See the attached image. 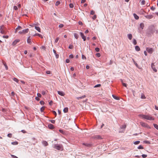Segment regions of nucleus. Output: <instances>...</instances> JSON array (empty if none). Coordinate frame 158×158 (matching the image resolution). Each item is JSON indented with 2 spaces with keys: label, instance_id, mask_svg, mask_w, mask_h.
I'll use <instances>...</instances> for the list:
<instances>
[{
  "label": "nucleus",
  "instance_id": "obj_1",
  "mask_svg": "<svg viewBox=\"0 0 158 158\" xmlns=\"http://www.w3.org/2000/svg\"><path fill=\"white\" fill-rule=\"evenodd\" d=\"M139 117L142 119H145L150 121L154 120L155 119L151 115H144V114H139Z\"/></svg>",
  "mask_w": 158,
  "mask_h": 158
},
{
  "label": "nucleus",
  "instance_id": "obj_2",
  "mask_svg": "<svg viewBox=\"0 0 158 158\" xmlns=\"http://www.w3.org/2000/svg\"><path fill=\"white\" fill-rule=\"evenodd\" d=\"M53 148L58 150H63V147L62 144H55L54 145Z\"/></svg>",
  "mask_w": 158,
  "mask_h": 158
},
{
  "label": "nucleus",
  "instance_id": "obj_3",
  "mask_svg": "<svg viewBox=\"0 0 158 158\" xmlns=\"http://www.w3.org/2000/svg\"><path fill=\"white\" fill-rule=\"evenodd\" d=\"M140 124L143 127H146L148 129H150L151 127L146 123L143 122H140Z\"/></svg>",
  "mask_w": 158,
  "mask_h": 158
},
{
  "label": "nucleus",
  "instance_id": "obj_4",
  "mask_svg": "<svg viewBox=\"0 0 158 158\" xmlns=\"http://www.w3.org/2000/svg\"><path fill=\"white\" fill-rule=\"evenodd\" d=\"M29 29L28 28H27L21 31H19V33L21 34H24L28 32Z\"/></svg>",
  "mask_w": 158,
  "mask_h": 158
},
{
  "label": "nucleus",
  "instance_id": "obj_5",
  "mask_svg": "<svg viewBox=\"0 0 158 158\" xmlns=\"http://www.w3.org/2000/svg\"><path fill=\"white\" fill-rule=\"evenodd\" d=\"M146 51L150 54H152L154 51V49L152 48H147Z\"/></svg>",
  "mask_w": 158,
  "mask_h": 158
},
{
  "label": "nucleus",
  "instance_id": "obj_6",
  "mask_svg": "<svg viewBox=\"0 0 158 158\" xmlns=\"http://www.w3.org/2000/svg\"><path fill=\"white\" fill-rule=\"evenodd\" d=\"M4 27L3 26H1L0 28V31H1V33L3 34H5V32L4 30Z\"/></svg>",
  "mask_w": 158,
  "mask_h": 158
},
{
  "label": "nucleus",
  "instance_id": "obj_7",
  "mask_svg": "<svg viewBox=\"0 0 158 158\" xmlns=\"http://www.w3.org/2000/svg\"><path fill=\"white\" fill-rule=\"evenodd\" d=\"M20 41V40L19 39H17L15 40L12 43V44L14 46L15 45L18 43Z\"/></svg>",
  "mask_w": 158,
  "mask_h": 158
},
{
  "label": "nucleus",
  "instance_id": "obj_8",
  "mask_svg": "<svg viewBox=\"0 0 158 158\" xmlns=\"http://www.w3.org/2000/svg\"><path fill=\"white\" fill-rule=\"evenodd\" d=\"M80 34L82 38L83 39L84 41H85L86 40V37L84 35V34L82 32H80Z\"/></svg>",
  "mask_w": 158,
  "mask_h": 158
},
{
  "label": "nucleus",
  "instance_id": "obj_9",
  "mask_svg": "<svg viewBox=\"0 0 158 158\" xmlns=\"http://www.w3.org/2000/svg\"><path fill=\"white\" fill-rule=\"evenodd\" d=\"M57 92L61 96H64L65 95L63 91H58Z\"/></svg>",
  "mask_w": 158,
  "mask_h": 158
},
{
  "label": "nucleus",
  "instance_id": "obj_10",
  "mask_svg": "<svg viewBox=\"0 0 158 158\" xmlns=\"http://www.w3.org/2000/svg\"><path fill=\"white\" fill-rule=\"evenodd\" d=\"M27 42L28 44H31L32 43L31 42V40L30 38V36H29L28 37V39H27Z\"/></svg>",
  "mask_w": 158,
  "mask_h": 158
},
{
  "label": "nucleus",
  "instance_id": "obj_11",
  "mask_svg": "<svg viewBox=\"0 0 158 158\" xmlns=\"http://www.w3.org/2000/svg\"><path fill=\"white\" fill-rule=\"evenodd\" d=\"M22 29V28L21 26H18V27L15 29V33H16V32L18 30H20Z\"/></svg>",
  "mask_w": 158,
  "mask_h": 158
},
{
  "label": "nucleus",
  "instance_id": "obj_12",
  "mask_svg": "<svg viewBox=\"0 0 158 158\" xmlns=\"http://www.w3.org/2000/svg\"><path fill=\"white\" fill-rule=\"evenodd\" d=\"M145 17L148 19H151L153 17V16L152 15H148L145 16Z\"/></svg>",
  "mask_w": 158,
  "mask_h": 158
},
{
  "label": "nucleus",
  "instance_id": "obj_13",
  "mask_svg": "<svg viewBox=\"0 0 158 158\" xmlns=\"http://www.w3.org/2000/svg\"><path fill=\"white\" fill-rule=\"evenodd\" d=\"M35 29L39 32H41V29L39 27L35 26Z\"/></svg>",
  "mask_w": 158,
  "mask_h": 158
},
{
  "label": "nucleus",
  "instance_id": "obj_14",
  "mask_svg": "<svg viewBox=\"0 0 158 158\" xmlns=\"http://www.w3.org/2000/svg\"><path fill=\"white\" fill-rule=\"evenodd\" d=\"M48 127L49 128L51 129H52L54 128L53 125L51 124H48Z\"/></svg>",
  "mask_w": 158,
  "mask_h": 158
},
{
  "label": "nucleus",
  "instance_id": "obj_15",
  "mask_svg": "<svg viewBox=\"0 0 158 158\" xmlns=\"http://www.w3.org/2000/svg\"><path fill=\"white\" fill-rule=\"evenodd\" d=\"M127 37L129 40H131L132 38V36L131 34H129L127 35Z\"/></svg>",
  "mask_w": 158,
  "mask_h": 158
},
{
  "label": "nucleus",
  "instance_id": "obj_16",
  "mask_svg": "<svg viewBox=\"0 0 158 158\" xmlns=\"http://www.w3.org/2000/svg\"><path fill=\"white\" fill-rule=\"evenodd\" d=\"M135 50L137 51H139L140 50V48L138 46H136L135 47Z\"/></svg>",
  "mask_w": 158,
  "mask_h": 158
},
{
  "label": "nucleus",
  "instance_id": "obj_17",
  "mask_svg": "<svg viewBox=\"0 0 158 158\" xmlns=\"http://www.w3.org/2000/svg\"><path fill=\"white\" fill-rule=\"evenodd\" d=\"M133 15L135 19H139V16L138 15H137L135 14H134Z\"/></svg>",
  "mask_w": 158,
  "mask_h": 158
},
{
  "label": "nucleus",
  "instance_id": "obj_18",
  "mask_svg": "<svg viewBox=\"0 0 158 158\" xmlns=\"http://www.w3.org/2000/svg\"><path fill=\"white\" fill-rule=\"evenodd\" d=\"M43 143L45 146H47L48 144V143L46 141H44L43 142Z\"/></svg>",
  "mask_w": 158,
  "mask_h": 158
},
{
  "label": "nucleus",
  "instance_id": "obj_19",
  "mask_svg": "<svg viewBox=\"0 0 158 158\" xmlns=\"http://www.w3.org/2000/svg\"><path fill=\"white\" fill-rule=\"evenodd\" d=\"M74 35L75 38L76 39H77L78 38L79 36H78V35L76 33H74Z\"/></svg>",
  "mask_w": 158,
  "mask_h": 158
},
{
  "label": "nucleus",
  "instance_id": "obj_20",
  "mask_svg": "<svg viewBox=\"0 0 158 158\" xmlns=\"http://www.w3.org/2000/svg\"><path fill=\"white\" fill-rule=\"evenodd\" d=\"M68 108L66 107L65 108L64 110L63 111L64 113H66L68 111Z\"/></svg>",
  "mask_w": 158,
  "mask_h": 158
},
{
  "label": "nucleus",
  "instance_id": "obj_21",
  "mask_svg": "<svg viewBox=\"0 0 158 158\" xmlns=\"http://www.w3.org/2000/svg\"><path fill=\"white\" fill-rule=\"evenodd\" d=\"M82 145H85V146H87V147H89L90 146V144H88V143H82Z\"/></svg>",
  "mask_w": 158,
  "mask_h": 158
},
{
  "label": "nucleus",
  "instance_id": "obj_22",
  "mask_svg": "<svg viewBox=\"0 0 158 158\" xmlns=\"http://www.w3.org/2000/svg\"><path fill=\"white\" fill-rule=\"evenodd\" d=\"M140 27L141 28H142V29H143V27H144V24L143 23H141L140 25Z\"/></svg>",
  "mask_w": 158,
  "mask_h": 158
},
{
  "label": "nucleus",
  "instance_id": "obj_23",
  "mask_svg": "<svg viewBox=\"0 0 158 158\" xmlns=\"http://www.w3.org/2000/svg\"><path fill=\"white\" fill-rule=\"evenodd\" d=\"M112 96L114 99H115L116 100H118L119 99V98L118 97H116L114 95H112Z\"/></svg>",
  "mask_w": 158,
  "mask_h": 158
},
{
  "label": "nucleus",
  "instance_id": "obj_24",
  "mask_svg": "<svg viewBox=\"0 0 158 158\" xmlns=\"http://www.w3.org/2000/svg\"><path fill=\"white\" fill-rule=\"evenodd\" d=\"M153 126L155 128L158 130V125L156 124H154Z\"/></svg>",
  "mask_w": 158,
  "mask_h": 158
},
{
  "label": "nucleus",
  "instance_id": "obj_25",
  "mask_svg": "<svg viewBox=\"0 0 158 158\" xmlns=\"http://www.w3.org/2000/svg\"><path fill=\"white\" fill-rule=\"evenodd\" d=\"M13 80L14 81L17 82V83H18L19 81V80L17 78L15 77L14 78Z\"/></svg>",
  "mask_w": 158,
  "mask_h": 158
},
{
  "label": "nucleus",
  "instance_id": "obj_26",
  "mask_svg": "<svg viewBox=\"0 0 158 158\" xmlns=\"http://www.w3.org/2000/svg\"><path fill=\"white\" fill-rule=\"evenodd\" d=\"M141 5H144L145 4V1L144 0H143L142 1L141 3Z\"/></svg>",
  "mask_w": 158,
  "mask_h": 158
},
{
  "label": "nucleus",
  "instance_id": "obj_27",
  "mask_svg": "<svg viewBox=\"0 0 158 158\" xmlns=\"http://www.w3.org/2000/svg\"><path fill=\"white\" fill-rule=\"evenodd\" d=\"M140 141H135L134 143L135 144V145H136V144H139V143H140Z\"/></svg>",
  "mask_w": 158,
  "mask_h": 158
},
{
  "label": "nucleus",
  "instance_id": "obj_28",
  "mask_svg": "<svg viewBox=\"0 0 158 158\" xmlns=\"http://www.w3.org/2000/svg\"><path fill=\"white\" fill-rule=\"evenodd\" d=\"M141 98L142 99H145V97L144 95L143 94H142L141 95Z\"/></svg>",
  "mask_w": 158,
  "mask_h": 158
},
{
  "label": "nucleus",
  "instance_id": "obj_29",
  "mask_svg": "<svg viewBox=\"0 0 158 158\" xmlns=\"http://www.w3.org/2000/svg\"><path fill=\"white\" fill-rule=\"evenodd\" d=\"M18 142H14L11 143V144L13 145H17L18 144Z\"/></svg>",
  "mask_w": 158,
  "mask_h": 158
},
{
  "label": "nucleus",
  "instance_id": "obj_30",
  "mask_svg": "<svg viewBox=\"0 0 158 158\" xmlns=\"http://www.w3.org/2000/svg\"><path fill=\"white\" fill-rule=\"evenodd\" d=\"M60 4V2L59 1H57L56 2L55 5L56 6H57L58 5H59Z\"/></svg>",
  "mask_w": 158,
  "mask_h": 158
},
{
  "label": "nucleus",
  "instance_id": "obj_31",
  "mask_svg": "<svg viewBox=\"0 0 158 158\" xmlns=\"http://www.w3.org/2000/svg\"><path fill=\"white\" fill-rule=\"evenodd\" d=\"M73 46L72 45H70L69 46V49H72L73 48Z\"/></svg>",
  "mask_w": 158,
  "mask_h": 158
},
{
  "label": "nucleus",
  "instance_id": "obj_32",
  "mask_svg": "<svg viewBox=\"0 0 158 158\" xmlns=\"http://www.w3.org/2000/svg\"><path fill=\"white\" fill-rule=\"evenodd\" d=\"M69 7L71 8H73L74 7V5L72 3H70L69 5Z\"/></svg>",
  "mask_w": 158,
  "mask_h": 158
},
{
  "label": "nucleus",
  "instance_id": "obj_33",
  "mask_svg": "<svg viewBox=\"0 0 158 158\" xmlns=\"http://www.w3.org/2000/svg\"><path fill=\"white\" fill-rule=\"evenodd\" d=\"M138 149H143V148L141 145H139V146L138 147Z\"/></svg>",
  "mask_w": 158,
  "mask_h": 158
},
{
  "label": "nucleus",
  "instance_id": "obj_34",
  "mask_svg": "<svg viewBox=\"0 0 158 158\" xmlns=\"http://www.w3.org/2000/svg\"><path fill=\"white\" fill-rule=\"evenodd\" d=\"M126 125H124L122 126L121 128L122 129H125L126 128Z\"/></svg>",
  "mask_w": 158,
  "mask_h": 158
},
{
  "label": "nucleus",
  "instance_id": "obj_35",
  "mask_svg": "<svg viewBox=\"0 0 158 158\" xmlns=\"http://www.w3.org/2000/svg\"><path fill=\"white\" fill-rule=\"evenodd\" d=\"M133 44L134 45H136L137 44V42L135 39H134L133 41Z\"/></svg>",
  "mask_w": 158,
  "mask_h": 158
},
{
  "label": "nucleus",
  "instance_id": "obj_36",
  "mask_svg": "<svg viewBox=\"0 0 158 158\" xmlns=\"http://www.w3.org/2000/svg\"><path fill=\"white\" fill-rule=\"evenodd\" d=\"M41 49H43L45 51L46 50V48L44 46H42L41 47Z\"/></svg>",
  "mask_w": 158,
  "mask_h": 158
},
{
  "label": "nucleus",
  "instance_id": "obj_37",
  "mask_svg": "<svg viewBox=\"0 0 158 158\" xmlns=\"http://www.w3.org/2000/svg\"><path fill=\"white\" fill-rule=\"evenodd\" d=\"M101 86V84H98V85H95L94 86V87H95V88H96V87H100Z\"/></svg>",
  "mask_w": 158,
  "mask_h": 158
},
{
  "label": "nucleus",
  "instance_id": "obj_38",
  "mask_svg": "<svg viewBox=\"0 0 158 158\" xmlns=\"http://www.w3.org/2000/svg\"><path fill=\"white\" fill-rule=\"evenodd\" d=\"M143 142L145 143H148V144H150V142H149L148 141H143Z\"/></svg>",
  "mask_w": 158,
  "mask_h": 158
},
{
  "label": "nucleus",
  "instance_id": "obj_39",
  "mask_svg": "<svg viewBox=\"0 0 158 158\" xmlns=\"http://www.w3.org/2000/svg\"><path fill=\"white\" fill-rule=\"evenodd\" d=\"M59 37H57L56 39L55 40V43H56L59 40Z\"/></svg>",
  "mask_w": 158,
  "mask_h": 158
},
{
  "label": "nucleus",
  "instance_id": "obj_40",
  "mask_svg": "<svg viewBox=\"0 0 158 158\" xmlns=\"http://www.w3.org/2000/svg\"><path fill=\"white\" fill-rule=\"evenodd\" d=\"M7 136H8V137L10 138H11L12 137V134L11 133H9L8 134Z\"/></svg>",
  "mask_w": 158,
  "mask_h": 158
},
{
  "label": "nucleus",
  "instance_id": "obj_41",
  "mask_svg": "<svg viewBox=\"0 0 158 158\" xmlns=\"http://www.w3.org/2000/svg\"><path fill=\"white\" fill-rule=\"evenodd\" d=\"M44 107H42L41 109H40V111H41V112H43V111L44 110Z\"/></svg>",
  "mask_w": 158,
  "mask_h": 158
},
{
  "label": "nucleus",
  "instance_id": "obj_42",
  "mask_svg": "<svg viewBox=\"0 0 158 158\" xmlns=\"http://www.w3.org/2000/svg\"><path fill=\"white\" fill-rule=\"evenodd\" d=\"M40 34L39 33H35L34 35V36H38L39 37L40 36Z\"/></svg>",
  "mask_w": 158,
  "mask_h": 158
},
{
  "label": "nucleus",
  "instance_id": "obj_43",
  "mask_svg": "<svg viewBox=\"0 0 158 158\" xmlns=\"http://www.w3.org/2000/svg\"><path fill=\"white\" fill-rule=\"evenodd\" d=\"M46 73L48 74H51V73L50 71H47L46 72Z\"/></svg>",
  "mask_w": 158,
  "mask_h": 158
},
{
  "label": "nucleus",
  "instance_id": "obj_44",
  "mask_svg": "<svg viewBox=\"0 0 158 158\" xmlns=\"http://www.w3.org/2000/svg\"><path fill=\"white\" fill-rule=\"evenodd\" d=\"M95 50L97 52H99L100 50L99 48H96L95 49Z\"/></svg>",
  "mask_w": 158,
  "mask_h": 158
},
{
  "label": "nucleus",
  "instance_id": "obj_45",
  "mask_svg": "<svg viewBox=\"0 0 158 158\" xmlns=\"http://www.w3.org/2000/svg\"><path fill=\"white\" fill-rule=\"evenodd\" d=\"M142 156L143 158H146L147 157V155H145V154H143L142 155Z\"/></svg>",
  "mask_w": 158,
  "mask_h": 158
},
{
  "label": "nucleus",
  "instance_id": "obj_46",
  "mask_svg": "<svg viewBox=\"0 0 158 158\" xmlns=\"http://www.w3.org/2000/svg\"><path fill=\"white\" fill-rule=\"evenodd\" d=\"M59 131H60V132L62 133L63 134H64V131H63V130H61V129L59 130Z\"/></svg>",
  "mask_w": 158,
  "mask_h": 158
},
{
  "label": "nucleus",
  "instance_id": "obj_47",
  "mask_svg": "<svg viewBox=\"0 0 158 158\" xmlns=\"http://www.w3.org/2000/svg\"><path fill=\"white\" fill-rule=\"evenodd\" d=\"M97 18V16L96 15H94V16L93 17L92 19H95Z\"/></svg>",
  "mask_w": 158,
  "mask_h": 158
},
{
  "label": "nucleus",
  "instance_id": "obj_48",
  "mask_svg": "<svg viewBox=\"0 0 158 158\" xmlns=\"http://www.w3.org/2000/svg\"><path fill=\"white\" fill-rule=\"evenodd\" d=\"M95 13V12L94 10H91V11L90 14L91 15H93Z\"/></svg>",
  "mask_w": 158,
  "mask_h": 158
},
{
  "label": "nucleus",
  "instance_id": "obj_49",
  "mask_svg": "<svg viewBox=\"0 0 158 158\" xmlns=\"http://www.w3.org/2000/svg\"><path fill=\"white\" fill-rule=\"evenodd\" d=\"M64 27V25L63 24H60L59 25V27L60 28H62Z\"/></svg>",
  "mask_w": 158,
  "mask_h": 158
},
{
  "label": "nucleus",
  "instance_id": "obj_50",
  "mask_svg": "<svg viewBox=\"0 0 158 158\" xmlns=\"http://www.w3.org/2000/svg\"><path fill=\"white\" fill-rule=\"evenodd\" d=\"M50 121L53 123H54L55 122V120H50Z\"/></svg>",
  "mask_w": 158,
  "mask_h": 158
},
{
  "label": "nucleus",
  "instance_id": "obj_51",
  "mask_svg": "<svg viewBox=\"0 0 158 158\" xmlns=\"http://www.w3.org/2000/svg\"><path fill=\"white\" fill-rule=\"evenodd\" d=\"M4 64V65L5 67V68L6 69H8V66H7V65L6 64V63H5Z\"/></svg>",
  "mask_w": 158,
  "mask_h": 158
},
{
  "label": "nucleus",
  "instance_id": "obj_52",
  "mask_svg": "<svg viewBox=\"0 0 158 158\" xmlns=\"http://www.w3.org/2000/svg\"><path fill=\"white\" fill-rule=\"evenodd\" d=\"M41 93L43 95H44L46 94V92L44 91H42Z\"/></svg>",
  "mask_w": 158,
  "mask_h": 158
},
{
  "label": "nucleus",
  "instance_id": "obj_53",
  "mask_svg": "<svg viewBox=\"0 0 158 158\" xmlns=\"http://www.w3.org/2000/svg\"><path fill=\"white\" fill-rule=\"evenodd\" d=\"M82 59H86V57L84 55H82Z\"/></svg>",
  "mask_w": 158,
  "mask_h": 158
},
{
  "label": "nucleus",
  "instance_id": "obj_54",
  "mask_svg": "<svg viewBox=\"0 0 158 158\" xmlns=\"http://www.w3.org/2000/svg\"><path fill=\"white\" fill-rule=\"evenodd\" d=\"M123 84V86H125V87H127V84L125 83H122Z\"/></svg>",
  "mask_w": 158,
  "mask_h": 158
},
{
  "label": "nucleus",
  "instance_id": "obj_55",
  "mask_svg": "<svg viewBox=\"0 0 158 158\" xmlns=\"http://www.w3.org/2000/svg\"><path fill=\"white\" fill-rule=\"evenodd\" d=\"M11 156L13 158H18L16 156L13 155H11Z\"/></svg>",
  "mask_w": 158,
  "mask_h": 158
},
{
  "label": "nucleus",
  "instance_id": "obj_56",
  "mask_svg": "<svg viewBox=\"0 0 158 158\" xmlns=\"http://www.w3.org/2000/svg\"><path fill=\"white\" fill-rule=\"evenodd\" d=\"M40 103L42 105H43L44 104V102L43 101H40Z\"/></svg>",
  "mask_w": 158,
  "mask_h": 158
},
{
  "label": "nucleus",
  "instance_id": "obj_57",
  "mask_svg": "<svg viewBox=\"0 0 158 158\" xmlns=\"http://www.w3.org/2000/svg\"><path fill=\"white\" fill-rule=\"evenodd\" d=\"M53 103V102L52 101H50L49 102V104L50 106H52Z\"/></svg>",
  "mask_w": 158,
  "mask_h": 158
},
{
  "label": "nucleus",
  "instance_id": "obj_58",
  "mask_svg": "<svg viewBox=\"0 0 158 158\" xmlns=\"http://www.w3.org/2000/svg\"><path fill=\"white\" fill-rule=\"evenodd\" d=\"M37 96H38L37 97H41V94H40V93H38L37 94Z\"/></svg>",
  "mask_w": 158,
  "mask_h": 158
},
{
  "label": "nucleus",
  "instance_id": "obj_59",
  "mask_svg": "<svg viewBox=\"0 0 158 158\" xmlns=\"http://www.w3.org/2000/svg\"><path fill=\"white\" fill-rule=\"evenodd\" d=\"M73 57V56L72 54H71L69 56V57L71 58H72Z\"/></svg>",
  "mask_w": 158,
  "mask_h": 158
},
{
  "label": "nucleus",
  "instance_id": "obj_60",
  "mask_svg": "<svg viewBox=\"0 0 158 158\" xmlns=\"http://www.w3.org/2000/svg\"><path fill=\"white\" fill-rule=\"evenodd\" d=\"M14 8L15 9V10H17L18 9V7L16 6H15L14 7Z\"/></svg>",
  "mask_w": 158,
  "mask_h": 158
},
{
  "label": "nucleus",
  "instance_id": "obj_61",
  "mask_svg": "<svg viewBox=\"0 0 158 158\" xmlns=\"http://www.w3.org/2000/svg\"><path fill=\"white\" fill-rule=\"evenodd\" d=\"M66 62L67 63H69L70 62V60L69 59H67L66 60Z\"/></svg>",
  "mask_w": 158,
  "mask_h": 158
},
{
  "label": "nucleus",
  "instance_id": "obj_62",
  "mask_svg": "<svg viewBox=\"0 0 158 158\" xmlns=\"http://www.w3.org/2000/svg\"><path fill=\"white\" fill-rule=\"evenodd\" d=\"M96 55L98 57H99L100 56V54L99 53H97L96 54Z\"/></svg>",
  "mask_w": 158,
  "mask_h": 158
},
{
  "label": "nucleus",
  "instance_id": "obj_63",
  "mask_svg": "<svg viewBox=\"0 0 158 158\" xmlns=\"http://www.w3.org/2000/svg\"><path fill=\"white\" fill-rule=\"evenodd\" d=\"M35 99L37 101H39L40 100L39 98H38V97H36Z\"/></svg>",
  "mask_w": 158,
  "mask_h": 158
},
{
  "label": "nucleus",
  "instance_id": "obj_64",
  "mask_svg": "<svg viewBox=\"0 0 158 158\" xmlns=\"http://www.w3.org/2000/svg\"><path fill=\"white\" fill-rule=\"evenodd\" d=\"M15 93L13 91L11 93V94L13 96H14L15 95Z\"/></svg>",
  "mask_w": 158,
  "mask_h": 158
}]
</instances>
